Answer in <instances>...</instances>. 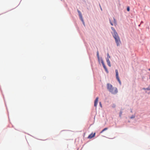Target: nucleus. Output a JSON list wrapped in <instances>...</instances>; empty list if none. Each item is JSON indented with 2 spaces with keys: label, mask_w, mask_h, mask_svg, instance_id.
Here are the masks:
<instances>
[{
  "label": "nucleus",
  "mask_w": 150,
  "mask_h": 150,
  "mask_svg": "<svg viewBox=\"0 0 150 150\" xmlns=\"http://www.w3.org/2000/svg\"><path fill=\"white\" fill-rule=\"evenodd\" d=\"M107 89L113 94H115L117 92V89L116 87H113L110 84L108 83L107 84Z\"/></svg>",
  "instance_id": "f257e3e1"
},
{
  "label": "nucleus",
  "mask_w": 150,
  "mask_h": 150,
  "mask_svg": "<svg viewBox=\"0 0 150 150\" xmlns=\"http://www.w3.org/2000/svg\"><path fill=\"white\" fill-rule=\"evenodd\" d=\"M113 36L115 39V42L117 46H119L121 43V41L118 35L117 34V35H113Z\"/></svg>",
  "instance_id": "f03ea898"
},
{
  "label": "nucleus",
  "mask_w": 150,
  "mask_h": 150,
  "mask_svg": "<svg viewBox=\"0 0 150 150\" xmlns=\"http://www.w3.org/2000/svg\"><path fill=\"white\" fill-rule=\"evenodd\" d=\"M115 71V73H116V78L117 79V80L119 82V83L120 84H121V82L120 79L119 77V74H118V71L117 69H116Z\"/></svg>",
  "instance_id": "7ed1b4c3"
},
{
  "label": "nucleus",
  "mask_w": 150,
  "mask_h": 150,
  "mask_svg": "<svg viewBox=\"0 0 150 150\" xmlns=\"http://www.w3.org/2000/svg\"><path fill=\"white\" fill-rule=\"evenodd\" d=\"M101 62L105 71L107 72H108V69L104 64L103 60L102 59H101Z\"/></svg>",
  "instance_id": "20e7f679"
},
{
  "label": "nucleus",
  "mask_w": 150,
  "mask_h": 150,
  "mask_svg": "<svg viewBox=\"0 0 150 150\" xmlns=\"http://www.w3.org/2000/svg\"><path fill=\"white\" fill-rule=\"evenodd\" d=\"M98 99H99L98 97H97L96 98L94 101V106L96 108L97 106Z\"/></svg>",
  "instance_id": "39448f33"
},
{
  "label": "nucleus",
  "mask_w": 150,
  "mask_h": 150,
  "mask_svg": "<svg viewBox=\"0 0 150 150\" xmlns=\"http://www.w3.org/2000/svg\"><path fill=\"white\" fill-rule=\"evenodd\" d=\"M95 133H94L93 134L92 133L88 136V138L90 139H91L92 138L94 137L95 136Z\"/></svg>",
  "instance_id": "423d86ee"
},
{
  "label": "nucleus",
  "mask_w": 150,
  "mask_h": 150,
  "mask_svg": "<svg viewBox=\"0 0 150 150\" xmlns=\"http://www.w3.org/2000/svg\"><path fill=\"white\" fill-rule=\"evenodd\" d=\"M111 28L113 31V35H117V34H118L115 29L113 27H111Z\"/></svg>",
  "instance_id": "0eeeda50"
},
{
  "label": "nucleus",
  "mask_w": 150,
  "mask_h": 150,
  "mask_svg": "<svg viewBox=\"0 0 150 150\" xmlns=\"http://www.w3.org/2000/svg\"><path fill=\"white\" fill-rule=\"evenodd\" d=\"M106 60L108 64V65L110 67L111 65L110 63V62L109 60V59H108V58H106Z\"/></svg>",
  "instance_id": "6e6552de"
},
{
  "label": "nucleus",
  "mask_w": 150,
  "mask_h": 150,
  "mask_svg": "<svg viewBox=\"0 0 150 150\" xmlns=\"http://www.w3.org/2000/svg\"><path fill=\"white\" fill-rule=\"evenodd\" d=\"M79 17L81 19V20L82 22H83V19L82 18V16L81 13L80 14H79Z\"/></svg>",
  "instance_id": "1a4fd4ad"
},
{
  "label": "nucleus",
  "mask_w": 150,
  "mask_h": 150,
  "mask_svg": "<svg viewBox=\"0 0 150 150\" xmlns=\"http://www.w3.org/2000/svg\"><path fill=\"white\" fill-rule=\"evenodd\" d=\"M113 20H114L113 23L115 25H117L116 21V20L115 19V18H113Z\"/></svg>",
  "instance_id": "9d476101"
},
{
  "label": "nucleus",
  "mask_w": 150,
  "mask_h": 150,
  "mask_svg": "<svg viewBox=\"0 0 150 150\" xmlns=\"http://www.w3.org/2000/svg\"><path fill=\"white\" fill-rule=\"evenodd\" d=\"M108 129V128L107 127H106V128H105L104 129H103L100 132L101 133H102V132H103L104 131L106 130H107Z\"/></svg>",
  "instance_id": "9b49d317"
},
{
  "label": "nucleus",
  "mask_w": 150,
  "mask_h": 150,
  "mask_svg": "<svg viewBox=\"0 0 150 150\" xmlns=\"http://www.w3.org/2000/svg\"><path fill=\"white\" fill-rule=\"evenodd\" d=\"M110 57L109 55V54L108 53L107 54V58H108V59H109L110 58Z\"/></svg>",
  "instance_id": "f8f14e48"
},
{
  "label": "nucleus",
  "mask_w": 150,
  "mask_h": 150,
  "mask_svg": "<svg viewBox=\"0 0 150 150\" xmlns=\"http://www.w3.org/2000/svg\"><path fill=\"white\" fill-rule=\"evenodd\" d=\"M97 54L98 58V60H99V53H98V51H97Z\"/></svg>",
  "instance_id": "ddd939ff"
},
{
  "label": "nucleus",
  "mask_w": 150,
  "mask_h": 150,
  "mask_svg": "<svg viewBox=\"0 0 150 150\" xmlns=\"http://www.w3.org/2000/svg\"><path fill=\"white\" fill-rule=\"evenodd\" d=\"M112 107L113 108H115L116 107V105L115 104H112Z\"/></svg>",
  "instance_id": "4468645a"
},
{
  "label": "nucleus",
  "mask_w": 150,
  "mask_h": 150,
  "mask_svg": "<svg viewBox=\"0 0 150 150\" xmlns=\"http://www.w3.org/2000/svg\"><path fill=\"white\" fill-rule=\"evenodd\" d=\"M134 117H135L134 115H133L132 116H131L130 118V119H132V118H134Z\"/></svg>",
  "instance_id": "2eb2a0df"
},
{
  "label": "nucleus",
  "mask_w": 150,
  "mask_h": 150,
  "mask_svg": "<svg viewBox=\"0 0 150 150\" xmlns=\"http://www.w3.org/2000/svg\"><path fill=\"white\" fill-rule=\"evenodd\" d=\"M110 23L112 25H113V24L112 22H111V20H110Z\"/></svg>",
  "instance_id": "dca6fc26"
},
{
  "label": "nucleus",
  "mask_w": 150,
  "mask_h": 150,
  "mask_svg": "<svg viewBox=\"0 0 150 150\" xmlns=\"http://www.w3.org/2000/svg\"><path fill=\"white\" fill-rule=\"evenodd\" d=\"M129 7H128L127 8V10L128 11H129Z\"/></svg>",
  "instance_id": "f3484780"
},
{
  "label": "nucleus",
  "mask_w": 150,
  "mask_h": 150,
  "mask_svg": "<svg viewBox=\"0 0 150 150\" xmlns=\"http://www.w3.org/2000/svg\"><path fill=\"white\" fill-rule=\"evenodd\" d=\"M101 108L102 107V104H101V102H99Z\"/></svg>",
  "instance_id": "a211bd4d"
},
{
  "label": "nucleus",
  "mask_w": 150,
  "mask_h": 150,
  "mask_svg": "<svg viewBox=\"0 0 150 150\" xmlns=\"http://www.w3.org/2000/svg\"><path fill=\"white\" fill-rule=\"evenodd\" d=\"M143 89H144V90L146 89V90H150V88H147L146 89H145V88H144Z\"/></svg>",
  "instance_id": "6ab92c4d"
},
{
  "label": "nucleus",
  "mask_w": 150,
  "mask_h": 150,
  "mask_svg": "<svg viewBox=\"0 0 150 150\" xmlns=\"http://www.w3.org/2000/svg\"><path fill=\"white\" fill-rule=\"evenodd\" d=\"M122 112H120V117L121 116V115L122 114Z\"/></svg>",
  "instance_id": "aec40b11"
},
{
  "label": "nucleus",
  "mask_w": 150,
  "mask_h": 150,
  "mask_svg": "<svg viewBox=\"0 0 150 150\" xmlns=\"http://www.w3.org/2000/svg\"><path fill=\"white\" fill-rule=\"evenodd\" d=\"M78 13L79 14H80L81 13V12L79 10H78Z\"/></svg>",
  "instance_id": "412c9836"
}]
</instances>
